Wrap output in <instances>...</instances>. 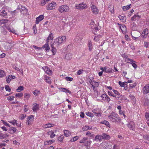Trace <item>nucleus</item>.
Masks as SVG:
<instances>
[{
    "label": "nucleus",
    "mask_w": 149,
    "mask_h": 149,
    "mask_svg": "<svg viewBox=\"0 0 149 149\" xmlns=\"http://www.w3.org/2000/svg\"><path fill=\"white\" fill-rule=\"evenodd\" d=\"M109 119L110 120L114 122H120L121 119L118 114L114 112H112L108 116Z\"/></svg>",
    "instance_id": "1"
},
{
    "label": "nucleus",
    "mask_w": 149,
    "mask_h": 149,
    "mask_svg": "<svg viewBox=\"0 0 149 149\" xmlns=\"http://www.w3.org/2000/svg\"><path fill=\"white\" fill-rule=\"evenodd\" d=\"M70 8L67 5H62L59 6L58 8V10L61 13H68L70 11Z\"/></svg>",
    "instance_id": "2"
},
{
    "label": "nucleus",
    "mask_w": 149,
    "mask_h": 149,
    "mask_svg": "<svg viewBox=\"0 0 149 149\" xmlns=\"http://www.w3.org/2000/svg\"><path fill=\"white\" fill-rule=\"evenodd\" d=\"M66 39V37L65 36L59 37L56 39L55 42L53 44L55 47H58Z\"/></svg>",
    "instance_id": "3"
},
{
    "label": "nucleus",
    "mask_w": 149,
    "mask_h": 149,
    "mask_svg": "<svg viewBox=\"0 0 149 149\" xmlns=\"http://www.w3.org/2000/svg\"><path fill=\"white\" fill-rule=\"evenodd\" d=\"M75 7L76 8L79 10H83L87 8V4L84 2L79 4H76Z\"/></svg>",
    "instance_id": "4"
},
{
    "label": "nucleus",
    "mask_w": 149,
    "mask_h": 149,
    "mask_svg": "<svg viewBox=\"0 0 149 149\" xmlns=\"http://www.w3.org/2000/svg\"><path fill=\"white\" fill-rule=\"evenodd\" d=\"M56 3L54 1H52L49 3L46 6V9L47 10H51L55 8Z\"/></svg>",
    "instance_id": "5"
},
{
    "label": "nucleus",
    "mask_w": 149,
    "mask_h": 149,
    "mask_svg": "<svg viewBox=\"0 0 149 149\" xmlns=\"http://www.w3.org/2000/svg\"><path fill=\"white\" fill-rule=\"evenodd\" d=\"M91 9L92 13L94 14H97L99 12V9L95 5H92L91 7Z\"/></svg>",
    "instance_id": "6"
},
{
    "label": "nucleus",
    "mask_w": 149,
    "mask_h": 149,
    "mask_svg": "<svg viewBox=\"0 0 149 149\" xmlns=\"http://www.w3.org/2000/svg\"><path fill=\"white\" fill-rule=\"evenodd\" d=\"M6 10H7L6 7H3L2 9V11L0 13L1 15L5 18H6L7 16V13Z\"/></svg>",
    "instance_id": "7"
},
{
    "label": "nucleus",
    "mask_w": 149,
    "mask_h": 149,
    "mask_svg": "<svg viewBox=\"0 0 149 149\" xmlns=\"http://www.w3.org/2000/svg\"><path fill=\"white\" fill-rule=\"evenodd\" d=\"M101 97L102 98V100L104 102H109L110 101V98L106 94H103L101 96Z\"/></svg>",
    "instance_id": "8"
},
{
    "label": "nucleus",
    "mask_w": 149,
    "mask_h": 149,
    "mask_svg": "<svg viewBox=\"0 0 149 149\" xmlns=\"http://www.w3.org/2000/svg\"><path fill=\"white\" fill-rule=\"evenodd\" d=\"M34 119V116L33 115H31L28 116L26 119V123L29 125H30Z\"/></svg>",
    "instance_id": "9"
},
{
    "label": "nucleus",
    "mask_w": 149,
    "mask_h": 149,
    "mask_svg": "<svg viewBox=\"0 0 149 149\" xmlns=\"http://www.w3.org/2000/svg\"><path fill=\"white\" fill-rule=\"evenodd\" d=\"M92 112L97 116H101V113L100 112V109L99 108H96L92 111Z\"/></svg>",
    "instance_id": "10"
},
{
    "label": "nucleus",
    "mask_w": 149,
    "mask_h": 149,
    "mask_svg": "<svg viewBox=\"0 0 149 149\" xmlns=\"http://www.w3.org/2000/svg\"><path fill=\"white\" fill-rule=\"evenodd\" d=\"M39 109V105L38 104L35 103L33 104V107L32 108L33 112H37Z\"/></svg>",
    "instance_id": "11"
},
{
    "label": "nucleus",
    "mask_w": 149,
    "mask_h": 149,
    "mask_svg": "<svg viewBox=\"0 0 149 149\" xmlns=\"http://www.w3.org/2000/svg\"><path fill=\"white\" fill-rule=\"evenodd\" d=\"M128 127L131 130H134L135 128V124L134 122L131 121L127 124Z\"/></svg>",
    "instance_id": "12"
},
{
    "label": "nucleus",
    "mask_w": 149,
    "mask_h": 149,
    "mask_svg": "<svg viewBox=\"0 0 149 149\" xmlns=\"http://www.w3.org/2000/svg\"><path fill=\"white\" fill-rule=\"evenodd\" d=\"M24 100L25 102H27L31 97L30 94L28 93H24Z\"/></svg>",
    "instance_id": "13"
},
{
    "label": "nucleus",
    "mask_w": 149,
    "mask_h": 149,
    "mask_svg": "<svg viewBox=\"0 0 149 149\" xmlns=\"http://www.w3.org/2000/svg\"><path fill=\"white\" fill-rule=\"evenodd\" d=\"M143 93L145 94L149 93V84L145 85L143 89Z\"/></svg>",
    "instance_id": "14"
},
{
    "label": "nucleus",
    "mask_w": 149,
    "mask_h": 149,
    "mask_svg": "<svg viewBox=\"0 0 149 149\" xmlns=\"http://www.w3.org/2000/svg\"><path fill=\"white\" fill-rule=\"evenodd\" d=\"M148 30L147 29H145L142 31L141 34V37L143 38H146L148 35Z\"/></svg>",
    "instance_id": "15"
},
{
    "label": "nucleus",
    "mask_w": 149,
    "mask_h": 149,
    "mask_svg": "<svg viewBox=\"0 0 149 149\" xmlns=\"http://www.w3.org/2000/svg\"><path fill=\"white\" fill-rule=\"evenodd\" d=\"M44 18V16L43 15H39L36 18V24H38L39 22L42 21Z\"/></svg>",
    "instance_id": "16"
},
{
    "label": "nucleus",
    "mask_w": 149,
    "mask_h": 149,
    "mask_svg": "<svg viewBox=\"0 0 149 149\" xmlns=\"http://www.w3.org/2000/svg\"><path fill=\"white\" fill-rule=\"evenodd\" d=\"M15 78L16 77L15 76L9 75L6 77V81L7 83H9L12 79H15Z\"/></svg>",
    "instance_id": "17"
},
{
    "label": "nucleus",
    "mask_w": 149,
    "mask_h": 149,
    "mask_svg": "<svg viewBox=\"0 0 149 149\" xmlns=\"http://www.w3.org/2000/svg\"><path fill=\"white\" fill-rule=\"evenodd\" d=\"M103 139L102 136L100 135H97L95 137V139L93 140L94 141H95L97 142H100Z\"/></svg>",
    "instance_id": "18"
},
{
    "label": "nucleus",
    "mask_w": 149,
    "mask_h": 149,
    "mask_svg": "<svg viewBox=\"0 0 149 149\" xmlns=\"http://www.w3.org/2000/svg\"><path fill=\"white\" fill-rule=\"evenodd\" d=\"M51 46L52 48L51 51L53 55H55L56 53L57 50L56 48L55 47V45L54 44H51Z\"/></svg>",
    "instance_id": "19"
},
{
    "label": "nucleus",
    "mask_w": 149,
    "mask_h": 149,
    "mask_svg": "<svg viewBox=\"0 0 149 149\" xmlns=\"http://www.w3.org/2000/svg\"><path fill=\"white\" fill-rule=\"evenodd\" d=\"M5 27L9 32L16 34H17L15 33L16 31L12 27L8 26H6Z\"/></svg>",
    "instance_id": "20"
},
{
    "label": "nucleus",
    "mask_w": 149,
    "mask_h": 149,
    "mask_svg": "<svg viewBox=\"0 0 149 149\" xmlns=\"http://www.w3.org/2000/svg\"><path fill=\"white\" fill-rule=\"evenodd\" d=\"M42 48L45 49L46 52H49L50 50V47L49 45V42H46V43L43 46Z\"/></svg>",
    "instance_id": "21"
},
{
    "label": "nucleus",
    "mask_w": 149,
    "mask_h": 149,
    "mask_svg": "<svg viewBox=\"0 0 149 149\" xmlns=\"http://www.w3.org/2000/svg\"><path fill=\"white\" fill-rule=\"evenodd\" d=\"M60 91L65 93H69L70 94L71 93V92L69 90L64 88H59Z\"/></svg>",
    "instance_id": "22"
},
{
    "label": "nucleus",
    "mask_w": 149,
    "mask_h": 149,
    "mask_svg": "<svg viewBox=\"0 0 149 149\" xmlns=\"http://www.w3.org/2000/svg\"><path fill=\"white\" fill-rule=\"evenodd\" d=\"M122 32L124 33L125 32L126 30V27L124 24L120 25V26H119Z\"/></svg>",
    "instance_id": "23"
},
{
    "label": "nucleus",
    "mask_w": 149,
    "mask_h": 149,
    "mask_svg": "<svg viewBox=\"0 0 149 149\" xmlns=\"http://www.w3.org/2000/svg\"><path fill=\"white\" fill-rule=\"evenodd\" d=\"M8 136V135L7 134L4 133H3L1 132H0V139H2L4 138H7Z\"/></svg>",
    "instance_id": "24"
},
{
    "label": "nucleus",
    "mask_w": 149,
    "mask_h": 149,
    "mask_svg": "<svg viewBox=\"0 0 149 149\" xmlns=\"http://www.w3.org/2000/svg\"><path fill=\"white\" fill-rule=\"evenodd\" d=\"M94 78L93 77H90L87 79V83H89L90 84H92L93 82Z\"/></svg>",
    "instance_id": "25"
},
{
    "label": "nucleus",
    "mask_w": 149,
    "mask_h": 149,
    "mask_svg": "<svg viewBox=\"0 0 149 149\" xmlns=\"http://www.w3.org/2000/svg\"><path fill=\"white\" fill-rule=\"evenodd\" d=\"M54 141L55 140L54 139L46 141L44 142V144L45 145L51 144L53 143L54 142Z\"/></svg>",
    "instance_id": "26"
},
{
    "label": "nucleus",
    "mask_w": 149,
    "mask_h": 149,
    "mask_svg": "<svg viewBox=\"0 0 149 149\" xmlns=\"http://www.w3.org/2000/svg\"><path fill=\"white\" fill-rule=\"evenodd\" d=\"M131 4H129L126 6H124L122 7V9L124 11H126L128 10L131 7Z\"/></svg>",
    "instance_id": "27"
},
{
    "label": "nucleus",
    "mask_w": 149,
    "mask_h": 149,
    "mask_svg": "<svg viewBox=\"0 0 149 149\" xmlns=\"http://www.w3.org/2000/svg\"><path fill=\"white\" fill-rule=\"evenodd\" d=\"M53 34L51 33L48 36V37L46 40V42H49V40H52L53 39Z\"/></svg>",
    "instance_id": "28"
},
{
    "label": "nucleus",
    "mask_w": 149,
    "mask_h": 149,
    "mask_svg": "<svg viewBox=\"0 0 149 149\" xmlns=\"http://www.w3.org/2000/svg\"><path fill=\"white\" fill-rule=\"evenodd\" d=\"M92 128V127H89L88 126H85L82 127V130L83 131H85L88 130H90Z\"/></svg>",
    "instance_id": "29"
},
{
    "label": "nucleus",
    "mask_w": 149,
    "mask_h": 149,
    "mask_svg": "<svg viewBox=\"0 0 149 149\" xmlns=\"http://www.w3.org/2000/svg\"><path fill=\"white\" fill-rule=\"evenodd\" d=\"M54 124H53L48 123L45 125L43 127L45 128H50L54 126Z\"/></svg>",
    "instance_id": "30"
},
{
    "label": "nucleus",
    "mask_w": 149,
    "mask_h": 149,
    "mask_svg": "<svg viewBox=\"0 0 149 149\" xmlns=\"http://www.w3.org/2000/svg\"><path fill=\"white\" fill-rule=\"evenodd\" d=\"M48 134L50 135L51 138H53L55 136V134H54V132L52 131H49L48 132Z\"/></svg>",
    "instance_id": "31"
},
{
    "label": "nucleus",
    "mask_w": 149,
    "mask_h": 149,
    "mask_svg": "<svg viewBox=\"0 0 149 149\" xmlns=\"http://www.w3.org/2000/svg\"><path fill=\"white\" fill-rule=\"evenodd\" d=\"M45 78L46 82L47 83L49 84H50L51 83V79L50 77L47 75H45Z\"/></svg>",
    "instance_id": "32"
},
{
    "label": "nucleus",
    "mask_w": 149,
    "mask_h": 149,
    "mask_svg": "<svg viewBox=\"0 0 149 149\" xmlns=\"http://www.w3.org/2000/svg\"><path fill=\"white\" fill-rule=\"evenodd\" d=\"M141 17V16L137 14L135 15L133 17H132L131 19L132 20L134 21L139 19Z\"/></svg>",
    "instance_id": "33"
},
{
    "label": "nucleus",
    "mask_w": 149,
    "mask_h": 149,
    "mask_svg": "<svg viewBox=\"0 0 149 149\" xmlns=\"http://www.w3.org/2000/svg\"><path fill=\"white\" fill-rule=\"evenodd\" d=\"M40 90L37 89H36L32 92L33 94L36 96L39 95L40 94Z\"/></svg>",
    "instance_id": "34"
},
{
    "label": "nucleus",
    "mask_w": 149,
    "mask_h": 149,
    "mask_svg": "<svg viewBox=\"0 0 149 149\" xmlns=\"http://www.w3.org/2000/svg\"><path fill=\"white\" fill-rule=\"evenodd\" d=\"M104 72L106 73H111L112 71L109 68L106 67H104Z\"/></svg>",
    "instance_id": "35"
},
{
    "label": "nucleus",
    "mask_w": 149,
    "mask_h": 149,
    "mask_svg": "<svg viewBox=\"0 0 149 149\" xmlns=\"http://www.w3.org/2000/svg\"><path fill=\"white\" fill-rule=\"evenodd\" d=\"M72 57V54L71 53L66 54L65 56V58L67 60L71 59Z\"/></svg>",
    "instance_id": "36"
},
{
    "label": "nucleus",
    "mask_w": 149,
    "mask_h": 149,
    "mask_svg": "<svg viewBox=\"0 0 149 149\" xmlns=\"http://www.w3.org/2000/svg\"><path fill=\"white\" fill-rule=\"evenodd\" d=\"M88 47L89 51H91L93 49V46L90 40L88 42Z\"/></svg>",
    "instance_id": "37"
},
{
    "label": "nucleus",
    "mask_w": 149,
    "mask_h": 149,
    "mask_svg": "<svg viewBox=\"0 0 149 149\" xmlns=\"http://www.w3.org/2000/svg\"><path fill=\"white\" fill-rule=\"evenodd\" d=\"M91 142V141H87V140L84 143V146L87 148H88L89 147V146Z\"/></svg>",
    "instance_id": "38"
},
{
    "label": "nucleus",
    "mask_w": 149,
    "mask_h": 149,
    "mask_svg": "<svg viewBox=\"0 0 149 149\" xmlns=\"http://www.w3.org/2000/svg\"><path fill=\"white\" fill-rule=\"evenodd\" d=\"M79 136H77L74 137L72 139H71L70 141L71 142H75L79 138Z\"/></svg>",
    "instance_id": "39"
},
{
    "label": "nucleus",
    "mask_w": 149,
    "mask_h": 149,
    "mask_svg": "<svg viewBox=\"0 0 149 149\" xmlns=\"http://www.w3.org/2000/svg\"><path fill=\"white\" fill-rule=\"evenodd\" d=\"M118 84L121 87H123L124 86L127 85V82L126 81L122 82L121 81H119L118 82Z\"/></svg>",
    "instance_id": "40"
},
{
    "label": "nucleus",
    "mask_w": 149,
    "mask_h": 149,
    "mask_svg": "<svg viewBox=\"0 0 149 149\" xmlns=\"http://www.w3.org/2000/svg\"><path fill=\"white\" fill-rule=\"evenodd\" d=\"M64 133L65 136L66 137H68L70 134V132L68 130H64L63 131Z\"/></svg>",
    "instance_id": "41"
},
{
    "label": "nucleus",
    "mask_w": 149,
    "mask_h": 149,
    "mask_svg": "<svg viewBox=\"0 0 149 149\" xmlns=\"http://www.w3.org/2000/svg\"><path fill=\"white\" fill-rule=\"evenodd\" d=\"M102 136L103 137V139H109L110 138V136L108 135H107L105 133H103L102 134Z\"/></svg>",
    "instance_id": "42"
},
{
    "label": "nucleus",
    "mask_w": 149,
    "mask_h": 149,
    "mask_svg": "<svg viewBox=\"0 0 149 149\" xmlns=\"http://www.w3.org/2000/svg\"><path fill=\"white\" fill-rule=\"evenodd\" d=\"M119 19L122 22H125L126 19V17H123L121 15H119L118 16Z\"/></svg>",
    "instance_id": "43"
},
{
    "label": "nucleus",
    "mask_w": 149,
    "mask_h": 149,
    "mask_svg": "<svg viewBox=\"0 0 149 149\" xmlns=\"http://www.w3.org/2000/svg\"><path fill=\"white\" fill-rule=\"evenodd\" d=\"M8 21V20L6 19H3L2 20H0V24H4L7 23Z\"/></svg>",
    "instance_id": "44"
},
{
    "label": "nucleus",
    "mask_w": 149,
    "mask_h": 149,
    "mask_svg": "<svg viewBox=\"0 0 149 149\" xmlns=\"http://www.w3.org/2000/svg\"><path fill=\"white\" fill-rule=\"evenodd\" d=\"M6 75L5 72L2 70H0V77H2Z\"/></svg>",
    "instance_id": "45"
},
{
    "label": "nucleus",
    "mask_w": 149,
    "mask_h": 149,
    "mask_svg": "<svg viewBox=\"0 0 149 149\" xmlns=\"http://www.w3.org/2000/svg\"><path fill=\"white\" fill-rule=\"evenodd\" d=\"M17 120L15 119L8 121L9 123L11 124L14 126L17 124Z\"/></svg>",
    "instance_id": "46"
},
{
    "label": "nucleus",
    "mask_w": 149,
    "mask_h": 149,
    "mask_svg": "<svg viewBox=\"0 0 149 149\" xmlns=\"http://www.w3.org/2000/svg\"><path fill=\"white\" fill-rule=\"evenodd\" d=\"M24 89V87L22 86H20L18 87L16 91L18 92H19L21 91H23Z\"/></svg>",
    "instance_id": "47"
},
{
    "label": "nucleus",
    "mask_w": 149,
    "mask_h": 149,
    "mask_svg": "<svg viewBox=\"0 0 149 149\" xmlns=\"http://www.w3.org/2000/svg\"><path fill=\"white\" fill-rule=\"evenodd\" d=\"M23 95V94L22 93H16L15 95V97H16L20 98Z\"/></svg>",
    "instance_id": "48"
},
{
    "label": "nucleus",
    "mask_w": 149,
    "mask_h": 149,
    "mask_svg": "<svg viewBox=\"0 0 149 149\" xmlns=\"http://www.w3.org/2000/svg\"><path fill=\"white\" fill-rule=\"evenodd\" d=\"M21 6V9H20V7L19 6V7H18L17 9H19L20 11L22 13V11L24 10H26V11L27 9L25 7H23V6Z\"/></svg>",
    "instance_id": "49"
},
{
    "label": "nucleus",
    "mask_w": 149,
    "mask_h": 149,
    "mask_svg": "<svg viewBox=\"0 0 149 149\" xmlns=\"http://www.w3.org/2000/svg\"><path fill=\"white\" fill-rule=\"evenodd\" d=\"M86 114L88 116L90 117H93L94 116V115L91 112H88L86 113Z\"/></svg>",
    "instance_id": "50"
},
{
    "label": "nucleus",
    "mask_w": 149,
    "mask_h": 149,
    "mask_svg": "<svg viewBox=\"0 0 149 149\" xmlns=\"http://www.w3.org/2000/svg\"><path fill=\"white\" fill-rule=\"evenodd\" d=\"M87 140V137H84L79 142L80 143H85Z\"/></svg>",
    "instance_id": "51"
},
{
    "label": "nucleus",
    "mask_w": 149,
    "mask_h": 149,
    "mask_svg": "<svg viewBox=\"0 0 149 149\" xmlns=\"http://www.w3.org/2000/svg\"><path fill=\"white\" fill-rule=\"evenodd\" d=\"M26 117V115L25 114H23L20 115L19 116V119L23 120Z\"/></svg>",
    "instance_id": "52"
},
{
    "label": "nucleus",
    "mask_w": 149,
    "mask_h": 149,
    "mask_svg": "<svg viewBox=\"0 0 149 149\" xmlns=\"http://www.w3.org/2000/svg\"><path fill=\"white\" fill-rule=\"evenodd\" d=\"M101 123L104 124L105 125H106L108 127H109V123L106 120H104L101 122Z\"/></svg>",
    "instance_id": "53"
},
{
    "label": "nucleus",
    "mask_w": 149,
    "mask_h": 149,
    "mask_svg": "<svg viewBox=\"0 0 149 149\" xmlns=\"http://www.w3.org/2000/svg\"><path fill=\"white\" fill-rule=\"evenodd\" d=\"M84 70L82 69H81L78 71L77 73V74L78 75H79L80 74H82L83 73Z\"/></svg>",
    "instance_id": "54"
},
{
    "label": "nucleus",
    "mask_w": 149,
    "mask_h": 149,
    "mask_svg": "<svg viewBox=\"0 0 149 149\" xmlns=\"http://www.w3.org/2000/svg\"><path fill=\"white\" fill-rule=\"evenodd\" d=\"M67 19V18L66 17H63L61 19V20L64 23H66L68 22Z\"/></svg>",
    "instance_id": "55"
},
{
    "label": "nucleus",
    "mask_w": 149,
    "mask_h": 149,
    "mask_svg": "<svg viewBox=\"0 0 149 149\" xmlns=\"http://www.w3.org/2000/svg\"><path fill=\"white\" fill-rule=\"evenodd\" d=\"M14 97L13 96H10L7 97V100L9 101H12L14 99Z\"/></svg>",
    "instance_id": "56"
},
{
    "label": "nucleus",
    "mask_w": 149,
    "mask_h": 149,
    "mask_svg": "<svg viewBox=\"0 0 149 149\" xmlns=\"http://www.w3.org/2000/svg\"><path fill=\"white\" fill-rule=\"evenodd\" d=\"M144 103L145 106L148 105L149 104V100L147 99H145Z\"/></svg>",
    "instance_id": "57"
},
{
    "label": "nucleus",
    "mask_w": 149,
    "mask_h": 149,
    "mask_svg": "<svg viewBox=\"0 0 149 149\" xmlns=\"http://www.w3.org/2000/svg\"><path fill=\"white\" fill-rule=\"evenodd\" d=\"M119 114L121 115H123L124 117L125 118L126 117V115H125L123 112L121 110H119Z\"/></svg>",
    "instance_id": "58"
},
{
    "label": "nucleus",
    "mask_w": 149,
    "mask_h": 149,
    "mask_svg": "<svg viewBox=\"0 0 149 149\" xmlns=\"http://www.w3.org/2000/svg\"><path fill=\"white\" fill-rule=\"evenodd\" d=\"M5 89L7 91L10 92L11 91V89L8 86H5Z\"/></svg>",
    "instance_id": "59"
},
{
    "label": "nucleus",
    "mask_w": 149,
    "mask_h": 149,
    "mask_svg": "<svg viewBox=\"0 0 149 149\" xmlns=\"http://www.w3.org/2000/svg\"><path fill=\"white\" fill-rule=\"evenodd\" d=\"M108 95H110L111 96H112L113 97H116V96L114 95L112 92L111 91H108Z\"/></svg>",
    "instance_id": "60"
},
{
    "label": "nucleus",
    "mask_w": 149,
    "mask_h": 149,
    "mask_svg": "<svg viewBox=\"0 0 149 149\" xmlns=\"http://www.w3.org/2000/svg\"><path fill=\"white\" fill-rule=\"evenodd\" d=\"M14 69L16 70L19 71V72H20L22 73V74L23 75V72L22 70H20V69L19 68H18L17 67H16V66H15V67L14 68Z\"/></svg>",
    "instance_id": "61"
},
{
    "label": "nucleus",
    "mask_w": 149,
    "mask_h": 149,
    "mask_svg": "<svg viewBox=\"0 0 149 149\" xmlns=\"http://www.w3.org/2000/svg\"><path fill=\"white\" fill-rule=\"evenodd\" d=\"M45 73L48 75H51L52 74V71L49 68L48 70H47Z\"/></svg>",
    "instance_id": "62"
},
{
    "label": "nucleus",
    "mask_w": 149,
    "mask_h": 149,
    "mask_svg": "<svg viewBox=\"0 0 149 149\" xmlns=\"http://www.w3.org/2000/svg\"><path fill=\"white\" fill-rule=\"evenodd\" d=\"M65 79L67 81H72L73 79L72 78L70 77H66L65 78Z\"/></svg>",
    "instance_id": "63"
},
{
    "label": "nucleus",
    "mask_w": 149,
    "mask_h": 149,
    "mask_svg": "<svg viewBox=\"0 0 149 149\" xmlns=\"http://www.w3.org/2000/svg\"><path fill=\"white\" fill-rule=\"evenodd\" d=\"M145 117L146 119L149 121V113H146L145 114Z\"/></svg>",
    "instance_id": "64"
}]
</instances>
